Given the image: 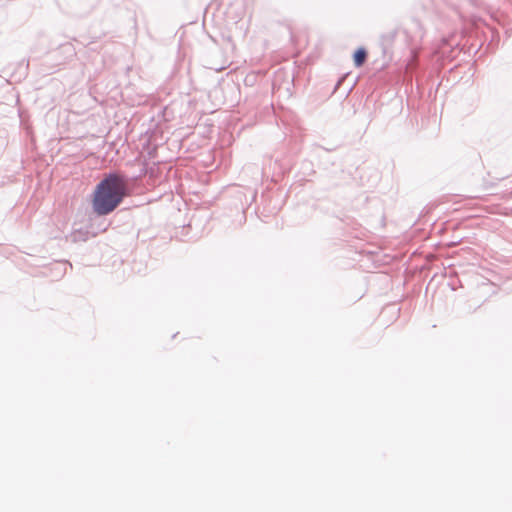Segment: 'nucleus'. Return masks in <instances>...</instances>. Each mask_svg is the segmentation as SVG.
<instances>
[{
    "label": "nucleus",
    "instance_id": "f257e3e1",
    "mask_svg": "<svg viewBox=\"0 0 512 512\" xmlns=\"http://www.w3.org/2000/svg\"><path fill=\"white\" fill-rule=\"evenodd\" d=\"M127 179L118 173H109L96 186L93 210L103 216L113 212L127 195Z\"/></svg>",
    "mask_w": 512,
    "mask_h": 512
},
{
    "label": "nucleus",
    "instance_id": "f03ea898",
    "mask_svg": "<svg viewBox=\"0 0 512 512\" xmlns=\"http://www.w3.org/2000/svg\"><path fill=\"white\" fill-rule=\"evenodd\" d=\"M367 58V51L365 48H358L353 54V60L356 67H360L364 64Z\"/></svg>",
    "mask_w": 512,
    "mask_h": 512
}]
</instances>
